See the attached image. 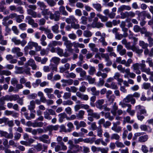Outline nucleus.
I'll list each match as a JSON object with an SVG mask.
<instances>
[{
  "label": "nucleus",
  "mask_w": 153,
  "mask_h": 153,
  "mask_svg": "<svg viewBox=\"0 0 153 153\" xmlns=\"http://www.w3.org/2000/svg\"><path fill=\"white\" fill-rule=\"evenodd\" d=\"M51 7L54 6L56 4V3L53 0H44Z\"/></svg>",
  "instance_id": "obj_51"
},
{
  "label": "nucleus",
  "mask_w": 153,
  "mask_h": 153,
  "mask_svg": "<svg viewBox=\"0 0 153 153\" xmlns=\"http://www.w3.org/2000/svg\"><path fill=\"white\" fill-rule=\"evenodd\" d=\"M60 60V59L59 58L56 57H53L51 59V62H53L54 63L56 64H58Z\"/></svg>",
  "instance_id": "obj_56"
},
{
  "label": "nucleus",
  "mask_w": 153,
  "mask_h": 153,
  "mask_svg": "<svg viewBox=\"0 0 153 153\" xmlns=\"http://www.w3.org/2000/svg\"><path fill=\"white\" fill-rule=\"evenodd\" d=\"M97 16L101 19L102 22H105L108 20V17L105 16H103L100 13H98L97 14Z\"/></svg>",
  "instance_id": "obj_45"
},
{
  "label": "nucleus",
  "mask_w": 153,
  "mask_h": 153,
  "mask_svg": "<svg viewBox=\"0 0 153 153\" xmlns=\"http://www.w3.org/2000/svg\"><path fill=\"white\" fill-rule=\"evenodd\" d=\"M6 58L8 61H9L11 64H15L17 62V60L15 59H13V56L11 54H8L6 55Z\"/></svg>",
  "instance_id": "obj_20"
},
{
  "label": "nucleus",
  "mask_w": 153,
  "mask_h": 153,
  "mask_svg": "<svg viewBox=\"0 0 153 153\" xmlns=\"http://www.w3.org/2000/svg\"><path fill=\"white\" fill-rule=\"evenodd\" d=\"M28 109L30 111H33V112L35 113V111L34 109L35 108V101L33 100L31 101L30 102V104L28 106Z\"/></svg>",
  "instance_id": "obj_25"
},
{
  "label": "nucleus",
  "mask_w": 153,
  "mask_h": 153,
  "mask_svg": "<svg viewBox=\"0 0 153 153\" xmlns=\"http://www.w3.org/2000/svg\"><path fill=\"white\" fill-rule=\"evenodd\" d=\"M90 90L92 92V95L95 96L99 95L100 91H97L96 88L95 87H93L91 88Z\"/></svg>",
  "instance_id": "obj_35"
},
{
  "label": "nucleus",
  "mask_w": 153,
  "mask_h": 153,
  "mask_svg": "<svg viewBox=\"0 0 153 153\" xmlns=\"http://www.w3.org/2000/svg\"><path fill=\"white\" fill-rule=\"evenodd\" d=\"M49 137L48 135L43 134L42 136L39 137V140L45 143H49L50 141H48L45 139H48Z\"/></svg>",
  "instance_id": "obj_23"
},
{
  "label": "nucleus",
  "mask_w": 153,
  "mask_h": 153,
  "mask_svg": "<svg viewBox=\"0 0 153 153\" xmlns=\"http://www.w3.org/2000/svg\"><path fill=\"white\" fill-rule=\"evenodd\" d=\"M19 98V96L16 94L8 95H7L0 98V105H4L5 101H16Z\"/></svg>",
  "instance_id": "obj_2"
},
{
  "label": "nucleus",
  "mask_w": 153,
  "mask_h": 153,
  "mask_svg": "<svg viewBox=\"0 0 153 153\" xmlns=\"http://www.w3.org/2000/svg\"><path fill=\"white\" fill-rule=\"evenodd\" d=\"M105 100L103 99H100L98 100L95 102L96 106L97 108L105 111H109L110 109L107 107V104H103Z\"/></svg>",
  "instance_id": "obj_4"
},
{
  "label": "nucleus",
  "mask_w": 153,
  "mask_h": 153,
  "mask_svg": "<svg viewBox=\"0 0 153 153\" xmlns=\"http://www.w3.org/2000/svg\"><path fill=\"white\" fill-rule=\"evenodd\" d=\"M76 72L79 73L80 76L82 77H84L86 76V72L81 68H77L76 69Z\"/></svg>",
  "instance_id": "obj_18"
},
{
  "label": "nucleus",
  "mask_w": 153,
  "mask_h": 153,
  "mask_svg": "<svg viewBox=\"0 0 153 153\" xmlns=\"http://www.w3.org/2000/svg\"><path fill=\"white\" fill-rule=\"evenodd\" d=\"M47 35V37L49 39H52L53 37V34L51 33V30L49 29L45 34Z\"/></svg>",
  "instance_id": "obj_55"
},
{
  "label": "nucleus",
  "mask_w": 153,
  "mask_h": 153,
  "mask_svg": "<svg viewBox=\"0 0 153 153\" xmlns=\"http://www.w3.org/2000/svg\"><path fill=\"white\" fill-rule=\"evenodd\" d=\"M59 117V121L60 122L62 123L63 121V119L68 117L67 114L65 113H62L58 115Z\"/></svg>",
  "instance_id": "obj_29"
},
{
  "label": "nucleus",
  "mask_w": 153,
  "mask_h": 153,
  "mask_svg": "<svg viewBox=\"0 0 153 153\" xmlns=\"http://www.w3.org/2000/svg\"><path fill=\"white\" fill-rule=\"evenodd\" d=\"M83 56L81 54L79 55V61L78 62L77 64L79 66H81L82 64L85 62L83 60Z\"/></svg>",
  "instance_id": "obj_42"
},
{
  "label": "nucleus",
  "mask_w": 153,
  "mask_h": 153,
  "mask_svg": "<svg viewBox=\"0 0 153 153\" xmlns=\"http://www.w3.org/2000/svg\"><path fill=\"white\" fill-rule=\"evenodd\" d=\"M23 87V86L21 84H17L15 88L14 92H18L19 89L22 88Z\"/></svg>",
  "instance_id": "obj_54"
},
{
  "label": "nucleus",
  "mask_w": 153,
  "mask_h": 153,
  "mask_svg": "<svg viewBox=\"0 0 153 153\" xmlns=\"http://www.w3.org/2000/svg\"><path fill=\"white\" fill-rule=\"evenodd\" d=\"M57 144L58 145L55 148L56 152H57L61 150H65L67 149V146L62 141L57 143Z\"/></svg>",
  "instance_id": "obj_8"
},
{
  "label": "nucleus",
  "mask_w": 153,
  "mask_h": 153,
  "mask_svg": "<svg viewBox=\"0 0 153 153\" xmlns=\"http://www.w3.org/2000/svg\"><path fill=\"white\" fill-rule=\"evenodd\" d=\"M56 52L60 56H64L65 57H67L70 56V54L67 52H65L64 53L63 50L59 47L56 48Z\"/></svg>",
  "instance_id": "obj_11"
},
{
  "label": "nucleus",
  "mask_w": 153,
  "mask_h": 153,
  "mask_svg": "<svg viewBox=\"0 0 153 153\" xmlns=\"http://www.w3.org/2000/svg\"><path fill=\"white\" fill-rule=\"evenodd\" d=\"M11 73L10 71L7 70H2L0 72V75H5L8 76L11 75Z\"/></svg>",
  "instance_id": "obj_50"
},
{
  "label": "nucleus",
  "mask_w": 153,
  "mask_h": 153,
  "mask_svg": "<svg viewBox=\"0 0 153 153\" xmlns=\"http://www.w3.org/2000/svg\"><path fill=\"white\" fill-rule=\"evenodd\" d=\"M123 48V46L120 45H118L117 46V51L121 56L124 55L126 53V50Z\"/></svg>",
  "instance_id": "obj_16"
},
{
  "label": "nucleus",
  "mask_w": 153,
  "mask_h": 153,
  "mask_svg": "<svg viewBox=\"0 0 153 153\" xmlns=\"http://www.w3.org/2000/svg\"><path fill=\"white\" fill-rule=\"evenodd\" d=\"M92 6L97 11L100 12L102 11V7L100 4L99 3H93L92 4Z\"/></svg>",
  "instance_id": "obj_31"
},
{
  "label": "nucleus",
  "mask_w": 153,
  "mask_h": 153,
  "mask_svg": "<svg viewBox=\"0 0 153 153\" xmlns=\"http://www.w3.org/2000/svg\"><path fill=\"white\" fill-rule=\"evenodd\" d=\"M28 44L30 47V49H32L33 47L35 48V50L36 51H40L41 49V47L40 46H39L38 43L36 42L30 41L28 43Z\"/></svg>",
  "instance_id": "obj_10"
},
{
  "label": "nucleus",
  "mask_w": 153,
  "mask_h": 153,
  "mask_svg": "<svg viewBox=\"0 0 153 153\" xmlns=\"http://www.w3.org/2000/svg\"><path fill=\"white\" fill-rule=\"evenodd\" d=\"M104 37H102L100 39H99V42L102 43V45L103 46H106L108 45L107 43L105 41V34H104Z\"/></svg>",
  "instance_id": "obj_43"
},
{
  "label": "nucleus",
  "mask_w": 153,
  "mask_h": 153,
  "mask_svg": "<svg viewBox=\"0 0 153 153\" xmlns=\"http://www.w3.org/2000/svg\"><path fill=\"white\" fill-rule=\"evenodd\" d=\"M95 71L96 69L94 67L92 66H90L89 69L88 71V73L90 75H94Z\"/></svg>",
  "instance_id": "obj_53"
},
{
  "label": "nucleus",
  "mask_w": 153,
  "mask_h": 153,
  "mask_svg": "<svg viewBox=\"0 0 153 153\" xmlns=\"http://www.w3.org/2000/svg\"><path fill=\"white\" fill-rule=\"evenodd\" d=\"M26 19L28 20V23L31 25H32L34 22V20L30 16H27L26 18Z\"/></svg>",
  "instance_id": "obj_60"
},
{
  "label": "nucleus",
  "mask_w": 153,
  "mask_h": 153,
  "mask_svg": "<svg viewBox=\"0 0 153 153\" xmlns=\"http://www.w3.org/2000/svg\"><path fill=\"white\" fill-rule=\"evenodd\" d=\"M62 93V91H60L58 90H55L54 92V94L56 95L57 97L58 98H59L61 97V94Z\"/></svg>",
  "instance_id": "obj_63"
},
{
  "label": "nucleus",
  "mask_w": 153,
  "mask_h": 153,
  "mask_svg": "<svg viewBox=\"0 0 153 153\" xmlns=\"http://www.w3.org/2000/svg\"><path fill=\"white\" fill-rule=\"evenodd\" d=\"M140 128L142 130L147 131L149 132H151L152 129L149 126H147L145 125H141Z\"/></svg>",
  "instance_id": "obj_28"
},
{
  "label": "nucleus",
  "mask_w": 153,
  "mask_h": 153,
  "mask_svg": "<svg viewBox=\"0 0 153 153\" xmlns=\"http://www.w3.org/2000/svg\"><path fill=\"white\" fill-rule=\"evenodd\" d=\"M116 102H114L113 106L112 109L111 111V112L113 115L115 116L116 114V111L118 109V106L116 105Z\"/></svg>",
  "instance_id": "obj_44"
},
{
  "label": "nucleus",
  "mask_w": 153,
  "mask_h": 153,
  "mask_svg": "<svg viewBox=\"0 0 153 153\" xmlns=\"http://www.w3.org/2000/svg\"><path fill=\"white\" fill-rule=\"evenodd\" d=\"M19 98V96L16 94L8 95H7L0 98V105H4L5 101H16Z\"/></svg>",
  "instance_id": "obj_3"
},
{
  "label": "nucleus",
  "mask_w": 153,
  "mask_h": 153,
  "mask_svg": "<svg viewBox=\"0 0 153 153\" xmlns=\"http://www.w3.org/2000/svg\"><path fill=\"white\" fill-rule=\"evenodd\" d=\"M140 66V69L143 72H144L146 74H149L151 69L149 68H146V65L145 64H139Z\"/></svg>",
  "instance_id": "obj_21"
},
{
  "label": "nucleus",
  "mask_w": 153,
  "mask_h": 153,
  "mask_svg": "<svg viewBox=\"0 0 153 153\" xmlns=\"http://www.w3.org/2000/svg\"><path fill=\"white\" fill-rule=\"evenodd\" d=\"M43 124V123L42 122H34L32 123V126L34 128L42 127Z\"/></svg>",
  "instance_id": "obj_40"
},
{
  "label": "nucleus",
  "mask_w": 153,
  "mask_h": 153,
  "mask_svg": "<svg viewBox=\"0 0 153 153\" xmlns=\"http://www.w3.org/2000/svg\"><path fill=\"white\" fill-rule=\"evenodd\" d=\"M120 138V136L117 133L112 134L110 137V139L111 140H119Z\"/></svg>",
  "instance_id": "obj_48"
},
{
  "label": "nucleus",
  "mask_w": 153,
  "mask_h": 153,
  "mask_svg": "<svg viewBox=\"0 0 153 153\" xmlns=\"http://www.w3.org/2000/svg\"><path fill=\"white\" fill-rule=\"evenodd\" d=\"M83 35L86 37H89L92 36V34L90 31L86 30L84 31Z\"/></svg>",
  "instance_id": "obj_57"
},
{
  "label": "nucleus",
  "mask_w": 153,
  "mask_h": 153,
  "mask_svg": "<svg viewBox=\"0 0 153 153\" xmlns=\"http://www.w3.org/2000/svg\"><path fill=\"white\" fill-rule=\"evenodd\" d=\"M145 19V11L139 14L137 19L139 20H144Z\"/></svg>",
  "instance_id": "obj_49"
},
{
  "label": "nucleus",
  "mask_w": 153,
  "mask_h": 153,
  "mask_svg": "<svg viewBox=\"0 0 153 153\" xmlns=\"http://www.w3.org/2000/svg\"><path fill=\"white\" fill-rule=\"evenodd\" d=\"M89 46L91 48V50L93 52H97L98 49L96 47L95 44L92 43L89 44Z\"/></svg>",
  "instance_id": "obj_33"
},
{
  "label": "nucleus",
  "mask_w": 153,
  "mask_h": 153,
  "mask_svg": "<svg viewBox=\"0 0 153 153\" xmlns=\"http://www.w3.org/2000/svg\"><path fill=\"white\" fill-rule=\"evenodd\" d=\"M131 9V7L130 6L123 5L118 8V11L121 12L124 10H130Z\"/></svg>",
  "instance_id": "obj_22"
},
{
  "label": "nucleus",
  "mask_w": 153,
  "mask_h": 153,
  "mask_svg": "<svg viewBox=\"0 0 153 153\" xmlns=\"http://www.w3.org/2000/svg\"><path fill=\"white\" fill-rule=\"evenodd\" d=\"M105 119H108L109 120L111 121L114 119V117L111 115L110 112H106L105 114Z\"/></svg>",
  "instance_id": "obj_41"
},
{
  "label": "nucleus",
  "mask_w": 153,
  "mask_h": 153,
  "mask_svg": "<svg viewBox=\"0 0 153 153\" xmlns=\"http://www.w3.org/2000/svg\"><path fill=\"white\" fill-rule=\"evenodd\" d=\"M148 139V136L147 135H145L139 137L138 138V141L141 143H143L147 141Z\"/></svg>",
  "instance_id": "obj_32"
},
{
  "label": "nucleus",
  "mask_w": 153,
  "mask_h": 153,
  "mask_svg": "<svg viewBox=\"0 0 153 153\" xmlns=\"http://www.w3.org/2000/svg\"><path fill=\"white\" fill-rule=\"evenodd\" d=\"M151 87V84L149 83H144L142 85V88L145 89H148Z\"/></svg>",
  "instance_id": "obj_59"
},
{
  "label": "nucleus",
  "mask_w": 153,
  "mask_h": 153,
  "mask_svg": "<svg viewBox=\"0 0 153 153\" xmlns=\"http://www.w3.org/2000/svg\"><path fill=\"white\" fill-rule=\"evenodd\" d=\"M103 26L104 25L100 22L92 23L91 24V26L93 28H100L103 27Z\"/></svg>",
  "instance_id": "obj_30"
},
{
  "label": "nucleus",
  "mask_w": 153,
  "mask_h": 153,
  "mask_svg": "<svg viewBox=\"0 0 153 153\" xmlns=\"http://www.w3.org/2000/svg\"><path fill=\"white\" fill-rule=\"evenodd\" d=\"M123 101L126 103L130 102L132 104H134L136 102L135 99L134 98L132 94H129L127 96L126 98L123 99Z\"/></svg>",
  "instance_id": "obj_9"
},
{
  "label": "nucleus",
  "mask_w": 153,
  "mask_h": 153,
  "mask_svg": "<svg viewBox=\"0 0 153 153\" xmlns=\"http://www.w3.org/2000/svg\"><path fill=\"white\" fill-rule=\"evenodd\" d=\"M28 64L29 65L31 66L33 70H36L37 68V66L35 64L34 61L32 59H30L28 61Z\"/></svg>",
  "instance_id": "obj_26"
},
{
  "label": "nucleus",
  "mask_w": 153,
  "mask_h": 153,
  "mask_svg": "<svg viewBox=\"0 0 153 153\" xmlns=\"http://www.w3.org/2000/svg\"><path fill=\"white\" fill-rule=\"evenodd\" d=\"M37 4L38 6L40 7V9L41 10H42V9H44L47 7V6L43 2L40 1H38L37 3Z\"/></svg>",
  "instance_id": "obj_39"
},
{
  "label": "nucleus",
  "mask_w": 153,
  "mask_h": 153,
  "mask_svg": "<svg viewBox=\"0 0 153 153\" xmlns=\"http://www.w3.org/2000/svg\"><path fill=\"white\" fill-rule=\"evenodd\" d=\"M109 150L108 147L102 148L100 147L99 152L100 151L101 153H108Z\"/></svg>",
  "instance_id": "obj_61"
},
{
  "label": "nucleus",
  "mask_w": 153,
  "mask_h": 153,
  "mask_svg": "<svg viewBox=\"0 0 153 153\" xmlns=\"http://www.w3.org/2000/svg\"><path fill=\"white\" fill-rule=\"evenodd\" d=\"M96 75L99 77L101 76L102 78L99 79V81L97 85L98 86H102L103 85L105 81L104 79L106 78L107 76V74L105 73H102L101 71H98L96 74Z\"/></svg>",
  "instance_id": "obj_6"
},
{
  "label": "nucleus",
  "mask_w": 153,
  "mask_h": 153,
  "mask_svg": "<svg viewBox=\"0 0 153 153\" xmlns=\"http://www.w3.org/2000/svg\"><path fill=\"white\" fill-rule=\"evenodd\" d=\"M85 113V111L83 110L79 111L78 113L76 114L77 119H82L84 118Z\"/></svg>",
  "instance_id": "obj_27"
},
{
  "label": "nucleus",
  "mask_w": 153,
  "mask_h": 153,
  "mask_svg": "<svg viewBox=\"0 0 153 153\" xmlns=\"http://www.w3.org/2000/svg\"><path fill=\"white\" fill-rule=\"evenodd\" d=\"M76 96L81 99L87 101L88 100L89 97L87 95L82 94L79 91L77 92L76 93Z\"/></svg>",
  "instance_id": "obj_19"
},
{
  "label": "nucleus",
  "mask_w": 153,
  "mask_h": 153,
  "mask_svg": "<svg viewBox=\"0 0 153 153\" xmlns=\"http://www.w3.org/2000/svg\"><path fill=\"white\" fill-rule=\"evenodd\" d=\"M27 11L28 14L31 15L33 18H36V12L32 10L31 9H27Z\"/></svg>",
  "instance_id": "obj_47"
},
{
  "label": "nucleus",
  "mask_w": 153,
  "mask_h": 153,
  "mask_svg": "<svg viewBox=\"0 0 153 153\" xmlns=\"http://www.w3.org/2000/svg\"><path fill=\"white\" fill-rule=\"evenodd\" d=\"M95 140V137L86 138L85 139H83V142L85 143H90L91 144L94 142Z\"/></svg>",
  "instance_id": "obj_34"
},
{
  "label": "nucleus",
  "mask_w": 153,
  "mask_h": 153,
  "mask_svg": "<svg viewBox=\"0 0 153 153\" xmlns=\"http://www.w3.org/2000/svg\"><path fill=\"white\" fill-rule=\"evenodd\" d=\"M59 26L57 24H55L52 27V30L55 33H58L59 32Z\"/></svg>",
  "instance_id": "obj_46"
},
{
  "label": "nucleus",
  "mask_w": 153,
  "mask_h": 153,
  "mask_svg": "<svg viewBox=\"0 0 153 153\" xmlns=\"http://www.w3.org/2000/svg\"><path fill=\"white\" fill-rule=\"evenodd\" d=\"M46 39V37L44 35H42L40 39V41H41V44L43 46H45L47 45V43L45 41Z\"/></svg>",
  "instance_id": "obj_36"
},
{
  "label": "nucleus",
  "mask_w": 153,
  "mask_h": 153,
  "mask_svg": "<svg viewBox=\"0 0 153 153\" xmlns=\"http://www.w3.org/2000/svg\"><path fill=\"white\" fill-rule=\"evenodd\" d=\"M43 113L45 118L48 120H50L52 118L51 115H56L55 111L52 109H47L46 111L44 112Z\"/></svg>",
  "instance_id": "obj_7"
},
{
  "label": "nucleus",
  "mask_w": 153,
  "mask_h": 153,
  "mask_svg": "<svg viewBox=\"0 0 153 153\" xmlns=\"http://www.w3.org/2000/svg\"><path fill=\"white\" fill-rule=\"evenodd\" d=\"M9 19H6V17H4L2 20V25L5 26H8L12 24L13 22V20H10L7 22Z\"/></svg>",
  "instance_id": "obj_24"
},
{
  "label": "nucleus",
  "mask_w": 153,
  "mask_h": 153,
  "mask_svg": "<svg viewBox=\"0 0 153 153\" xmlns=\"http://www.w3.org/2000/svg\"><path fill=\"white\" fill-rule=\"evenodd\" d=\"M139 45L143 49L146 48L149 46V44L146 43L143 41L140 40L139 41Z\"/></svg>",
  "instance_id": "obj_38"
},
{
  "label": "nucleus",
  "mask_w": 153,
  "mask_h": 153,
  "mask_svg": "<svg viewBox=\"0 0 153 153\" xmlns=\"http://www.w3.org/2000/svg\"><path fill=\"white\" fill-rule=\"evenodd\" d=\"M65 22L68 24H72L74 22H77V20L73 16H70L65 19Z\"/></svg>",
  "instance_id": "obj_17"
},
{
  "label": "nucleus",
  "mask_w": 153,
  "mask_h": 153,
  "mask_svg": "<svg viewBox=\"0 0 153 153\" xmlns=\"http://www.w3.org/2000/svg\"><path fill=\"white\" fill-rule=\"evenodd\" d=\"M20 51V49L17 47L13 48L11 50L12 53L14 54H16L18 57L21 56L23 55V53Z\"/></svg>",
  "instance_id": "obj_13"
},
{
  "label": "nucleus",
  "mask_w": 153,
  "mask_h": 153,
  "mask_svg": "<svg viewBox=\"0 0 153 153\" xmlns=\"http://www.w3.org/2000/svg\"><path fill=\"white\" fill-rule=\"evenodd\" d=\"M15 73L17 74H23L24 73L27 75H30L31 73L30 72V68L29 67H26L24 68L23 67H20L17 66L15 67Z\"/></svg>",
  "instance_id": "obj_5"
},
{
  "label": "nucleus",
  "mask_w": 153,
  "mask_h": 153,
  "mask_svg": "<svg viewBox=\"0 0 153 153\" xmlns=\"http://www.w3.org/2000/svg\"><path fill=\"white\" fill-rule=\"evenodd\" d=\"M0 134L1 137H4L8 139H12L13 137L12 132H10L9 133H8L6 131H0Z\"/></svg>",
  "instance_id": "obj_12"
},
{
  "label": "nucleus",
  "mask_w": 153,
  "mask_h": 153,
  "mask_svg": "<svg viewBox=\"0 0 153 153\" xmlns=\"http://www.w3.org/2000/svg\"><path fill=\"white\" fill-rule=\"evenodd\" d=\"M64 45L66 46V48L72 47L73 44L70 41L68 40L66 42H64Z\"/></svg>",
  "instance_id": "obj_64"
},
{
  "label": "nucleus",
  "mask_w": 153,
  "mask_h": 153,
  "mask_svg": "<svg viewBox=\"0 0 153 153\" xmlns=\"http://www.w3.org/2000/svg\"><path fill=\"white\" fill-rule=\"evenodd\" d=\"M87 79L88 81L89 84H93L95 81V79L94 78H92L89 75L87 76Z\"/></svg>",
  "instance_id": "obj_58"
},
{
  "label": "nucleus",
  "mask_w": 153,
  "mask_h": 153,
  "mask_svg": "<svg viewBox=\"0 0 153 153\" xmlns=\"http://www.w3.org/2000/svg\"><path fill=\"white\" fill-rule=\"evenodd\" d=\"M59 11L60 13L64 16H68V14L65 10V7L62 6H61L59 8Z\"/></svg>",
  "instance_id": "obj_37"
},
{
  "label": "nucleus",
  "mask_w": 153,
  "mask_h": 153,
  "mask_svg": "<svg viewBox=\"0 0 153 153\" xmlns=\"http://www.w3.org/2000/svg\"><path fill=\"white\" fill-rule=\"evenodd\" d=\"M136 109L137 112V119L141 121L144 118V117L142 114H144L145 116H147L148 115L146 111L143 106L140 105L136 106Z\"/></svg>",
  "instance_id": "obj_1"
},
{
  "label": "nucleus",
  "mask_w": 153,
  "mask_h": 153,
  "mask_svg": "<svg viewBox=\"0 0 153 153\" xmlns=\"http://www.w3.org/2000/svg\"><path fill=\"white\" fill-rule=\"evenodd\" d=\"M61 81L62 82L67 83V85H71L73 83V80L72 79H69L67 80L63 79L61 80Z\"/></svg>",
  "instance_id": "obj_52"
},
{
  "label": "nucleus",
  "mask_w": 153,
  "mask_h": 153,
  "mask_svg": "<svg viewBox=\"0 0 153 153\" xmlns=\"http://www.w3.org/2000/svg\"><path fill=\"white\" fill-rule=\"evenodd\" d=\"M60 128L61 131L64 132H70L71 131L70 129H66L65 126L63 125L61 126Z\"/></svg>",
  "instance_id": "obj_62"
},
{
  "label": "nucleus",
  "mask_w": 153,
  "mask_h": 153,
  "mask_svg": "<svg viewBox=\"0 0 153 153\" xmlns=\"http://www.w3.org/2000/svg\"><path fill=\"white\" fill-rule=\"evenodd\" d=\"M60 15L59 12L58 11H56L54 14L52 13V14L51 16H49V18L51 19H54L55 21H58L60 18Z\"/></svg>",
  "instance_id": "obj_14"
},
{
  "label": "nucleus",
  "mask_w": 153,
  "mask_h": 153,
  "mask_svg": "<svg viewBox=\"0 0 153 153\" xmlns=\"http://www.w3.org/2000/svg\"><path fill=\"white\" fill-rule=\"evenodd\" d=\"M52 12L49 11V9H43L41 12V13L42 15L45 16V18L46 19H48L49 18L48 16H51V14H52Z\"/></svg>",
  "instance_id": "obj_15"
}]
</instances>
